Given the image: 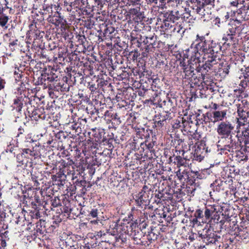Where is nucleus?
Here are the masks:
<instances>
[{"mask_svg": "<svg viewBox=\"0 0 249 249\" xmlns=\"http://www.w3.org/2000/svg\"><path fill=\"white\" fill-rule=\"evenodd\" d=\"M172 118L171 113H159L154 116L153 127L157 131V132L162 133L166 129L168 121L171 120Z\"/></svg>", "mask_w": 249, "mask_h": 249, "instance_id": "obj_9", "label": "nucleus"}, {"mask_svg": "<svg viewBox=\"0 0 249 249\" xmlns=\"http://www.w3.org/2000/svg\"><path fill=\"white\" fill-rule=\"evenodd\" d=\"M106 154H107V153H106V150H104L102 153H97L96 152L94 154V166L95 165H97L98 166H99V165H101L102 163L105 162V160H106L104 159V155Z\"/></svg>", "mask_w": 249, "mask_h": 249, "instance_id": "obj_48", "label": "nucleus"}, {"mask_svg": "<svg viewBox=\"0 0 249 249\" xmlns=\"http://www.w3.org/2000/svg\"><path fill=\"white\" fill-rule=\"evenodd\" d=\"M106 40L105 35L99 40L94 35V41L98 43V56H94V71H101L102 68H106L107 72L108 69L112 65L110 58L112 55V41L110 39Z\"/></svg>", "mask_w": 249, "mask_h": 249, "instance_id": "obj_2", "label": "nucleus"}, {"mask_svg": "<svg viewBox=\"0 0 249 249\" xmlns=\"http://www.w3.org/2000/svg\"><path fill=\"white\" fill-rule=\"evenodd\" d=\"M98 124H99L98 126H95L94 127V141L96 143H94V149L96 148L98 143L99 144H102V142L104 141L105 139L106 138L105 132V129L101 126L103 124H101L100 123Z\"/></svg>", "mask_w": 249, "mask_h": 249, "instance_id": "obj_29", "label": "nucleus"}, {"mask_svg": "<svg viewBox=\"0 0 249 249\" xmlns=\"http://www.w3.org/2000/svg\"><path fill=\"white\" fill-rule=\"evenodd\" d=\"M172 95L167 94L166 100L159 103V107L163 108L162 112L171 113L173 110L177 106V99L174 97H171Z\"/></svg>", "mask_w": 249, "mask_h": 249, "instance_id": "obj_22", "label": "nucleus"}, {"mask_svg": "<svg viewBox=\"0 0 249 249\" xmlns=\"http://www.w3.org/2000/svg\"><path fill=\"white\" fill-rule=\"evenodd\" d=\"M180 12L178 10H171L163 13V19L158 24L157 28L160 31L169 29L173 24L180 23Z\"/></svg>", "mask_w": 249, "mask_h": 249, "instance_id": "obj_8", "label": "nucleus"}, {"mask_svg": "<svg viewBox=\"0 0 249 249\" xmlns=\"http://www.w3.org/2000/svg\"><path fill=\"white\" fill-rule=\"evenodd\" d=\"M185 60L183 58L182 60L179 61V67H181V69L183 70L184 73L183 76L184 78L189 80L196 74L195 73V70L196 71V69L194 67V64H186Z\"/></svg>", "mask_w": 249, "mask_h": 249, "instance_id": "obj_25", "label": "nucleus"}, {"mask_svg": "<svg viewBox=\"0 0 249 249\" xmlns=\"http://www.w3.org/2000/svg\"><path fill=\"white\" fill-rule=\"evenodd\" d=\"M240 32V30L238 26L236 25L230 26L226 32L223 35L222 37V40L224 41L223 45H226L228 46L235 45L237 42V37L239 36Z\"/></svg>", "mask_w": 249, "mask_h": 249, "instance_id": "obj_11", "label": "nucleus"}, {"mask_svg": "<svg viewBox=\"0 0 249 249\" xmlns=\"http://www.w3.org/2000/svg\"><path fill=\"white\" fill-rule=\"evenodd\" d=\"M135 132L137 138L144 140H151L150 135H153L152 130L148 128L137 127L135 128Z\"/></svg>", "mask_w": 249, "mask_h": 249, "instance_id": "obj_30", "label": "nucleus"}, {"mask_svg": "<svg viewBox=\"0 0 249 249\" xmlns=\"http://www.w3.org/2000/svg\"><path fill=\"white\" fill-rule=\"evenodd\" d=\"M182 142H183V140L180 138L178 135H175L171 142V145L174 148L173 150L175 152L181 153V148L179 149V146L182 145Z\"/></svg>", "mask_w": 249, "mask_h": 249, "instance_id": "obj_37", "label": "nucleus"}, {"mask_svg": "<svg viewBox=\"0 0 249 249\" xmlns=\"http://www.w3.org/2000/svg\"><path fill=\"white\" fill-rule=\"evenodd\" d=\"M190 171H191L187 168V166L185 167H180L176 171L175 173L178 178L180 182L183 183V185H184V184L186 183Z\"/></svg>", "mask_w": 249, "mask_h": 249, "instance_id": "obj_32", "label": "nucleus"}, {"mask_svg": "<svg viewBox=\"0 0 249 249\" xmlns=\"http://www.w3.org/2000/svg\"><path fill=\"white\" fill-rule=\"evenodd\" d=\"M236 132H240L242 130V129H244V127H246L248 126V118H246V119L244 120H241L240 117L236 118Z\"/></svg>", "mask_w": 249, "mask_h": 249, "instance_id": "obj_49", "label": "nucleus"}, {"mask_svg": "<svg viewBox=\"0 0 249 249\" xmlns=\"http://www.w3.org/2000/svg\"><path fill=\"white\" fill-rule=\"evenodd\" d=\"M187 138L189 142V146L190 149L192 148H194V146L197 144V143H199L201 140V136L200 134L198 133H193V134H190L188 135Z\"/></svg>", "mask_w": 249, "mask_h": 249, "instance_id": "obj_41", "label": "nucleus"}, {"mask_svg": "<svg viewBox=\"0 0 249 249\" xmlns=\"http://www.w3.org/2000/svg\"><path fill=\"white\" fill-rule=\"evenodd\" d=\"M192 87L199 88L202 85L203 77L201 73H198V75L195 74L189 79Z\"/></svg>", "mask_w": 249, "mask_h": 249, "instance_id": "obj_44", "label": "nucleus"}, {"mask_svg": "<svg viewBox=\"0 0 249 249\" xmlns=\"http://www.w3.org/2000/svg\"><path fill=\"white\" fill-rule=\"evenodd\" d=\"M155 197L156 199L154 200V201L157 204L162 203L163 202L166 203V201L172 199V196L171 194L167 193L164 194L159 191L158 194L155 195Z\"/></svg>", "mask_w": 249, "mask_h": 249, "instance_id": "obj_36", "label": "nucleus"}, {"mask_svg": "<svg viewBox=\"0 0 249 249\" xmlns=\"http://www.w3.org/2000/svg\"><path fill=\"white\" fill-rule=\"evenodd\" d=\"M124 222L121 223L117 228V233L129 234V231L131 232L134 228L136 227L137 223L133 222H127L124 220Z\"/></svg>", "mask_w": 249, "mask_h": 249, "instance_id": "obj_28", "label": "nucleus"}, {"mask_svg": "<svg viewBox=\"0 0 249 249\" xmlns=\"http://www.w3.org/2000/svg\"><path fill=\"white\" fill-rule=\"evenodd\" d=\"M123 94L124 98L127 100V102H128V104L134 105V99L136 95L132 88L126 89L123 91Z\"/></svg>", "mask_w": 249, "mask_h": 249, "instance_id": "obj_42", "label": "nucleus"}, {"mask_svg": "<svg viewBox=\"0 0 249 249\" xmlns=\"http://www.w3.org/2000/svg\"><path fill=\"white\" fill-rule=\"evenodd\" d=\"M94 231L97 233L96 236L101 237L106 235L107 230V225H109V229L113 230L114 232H117V228L119 225L120 219L117 218L109 219L107 217L99 215L97 210H94Z\"/></svg>", "mask_w": 249, "mask_h": 249, "instance_id": "obj_5", "label": "nucleus"}, {"mask_svg": "<svg viewBox=\"0 0 249 249\" xmlns=\"http://www.w3.org/2000/svg\"><path fill=\"white\" fill-rule=\"evenodd\" d=\"M107 68H102V70L94 71V80L96 81L97 87L94 84V115L99 112L100 107L106 104L105 98L103 92L106 87H108V77L107 74Z\"/></svg>", "mask_w": 249, "mask_h": 249, "instance_id": "obj_4", "label": "nucleus"}, {"mask_svg": "<svg viewBox=\"0 0 249 249\" xmlns=\"http://www.w3.org/2000/svg\"><path fill=\"white\" fill-rule=\"evenodd\" d=\"M145 1L147 4H154L155 5H157L158 1H159L160 6L162 8L165 6V0H145Z\"/></svg>", "mask_w": 249, "mask_h": 249, "instance_id": "obj_60", "label": "nucleus"}, {"mask_svg": "<svg viewBox=\"0 0 249 249\" xmlns=\"http://www.w3.org/2000/svg\"><path fill=\"white\" fill-rule=\"evenodd\" d=\"M205 223L213 221L219 225H223V219H220V206L218 205H205L204 214Z\"/></svg>", "mask_w": 249, "mask_h": 249, "instance_id": "obj_7", "label": "nucleus"}, {"mask_svg": "<svg viewBox=\"0 0 249 249\" xmlns=\"http://www.w3.org/2000/svg\"><path fill=\"white\" fill-rule=\"evenodd\" d=\"M99 9L102 10V9H100V8H97V11L98 12L95 18V20H94V30L96 32H94V35H95V37L98 38V40L102 36H104V35L106 34L107 30V25L105 23L106 14L103 13L101 14L99 12Z\"/></svg>", "mask_w": 249, "mask_h": 249, "instance_id": "obj_10", "label": "nucleus"}, {"mask_svg": "<svg viewBox=\"0 0 249 249\" xmlns=\"http://www.w3.org/2000/svg\"><path fill=\"white\" fill-rule=\"evenodd\" d=\"M159 231L156 227H151V230L148 231L146 235L147 239L151 243L152 241L156 240L159 236Z\"/></svg>", "mask_w": 249, "mask_h": 249, "instance_id": "obj_46", "label": "nucleus"}, {"mask_svg": "<svg viewBox=\"0 0 249 249\" xmlns=\"http://www.w3.org/2000/svg\"><path fill=\"white\" fill-rule=\"evenodd\" d=\"M180 153L175 152L172 159H170V160H168V163L176 166L178 169L180 167H185L187 165L186 159L183 157L184 156H180Z\"/></svg>", "mask_w": 249, "mask_h": 249, "instance_id": "obj_26", "label": "nucleus"}, {"mask_svg": "<svg viewBox=\"0 0 249 249\" xmlns=\"http://www.w3.org/2000/svg\"><path fill=\"white\" fill-rule=\"evenodd\" d=\"M95 115L94 122H97L96 124L99 123L101 124H105L106 121H109L112 124V127L116 128L121 123L120 118L118 117L117 113L112 110H108L107 105H103L102 108L100 107L99 112Z\"/></svg>", "mask_w": 249, "mask_h": 249, "instance_id": "obj_6", "label": "nucleus"}, {"mask_svg": "<svg viewBox=\"0 0 249 249\" xmlns=\"http://www.w3.org/2000/svg\"><path fill=\"white\" fill-rule=\"evenodd\" d=\"M234 125L230 121L226 120L218 123L216 128V132L222 138L232 136Z\"/></svg>", "mask_w": 249, "mask_h": 249, "instance_id": "obj_16", "label": "nucleus"}, {"mask_svg": "<svg viewBox=\"0 0 249 249\" xmlns=\"http://www.w3.org/2000/svg\"><path fill=\"white\" fill-rule=\"evenodd\" d=\"M148 213L147 212H144L143 213L144 217H141L139 218V225H138V223L135 222L137 223L136 227L139 228V230H140L142 233H146L145 231H142L145 230L146 227L148 226Z\"/></svg>", "mask_w": 249, "mask_h": 249, "instance_id": "obj_38", "label": "nucleus"}, {"mask_svg": "<svg viewBox=\"0 0 249 249\" xmlns=\"http://www.w3.org/2000/svg\"><path fill=\"white\" fill-rule=\"evenodd\" d=\"M115 20H119L121 21L129 20L128 11L126 9L120 7L117 9L115 11V15H114Z\"/></svg>", "mask_w": 249, "mask_h": 249, "instance_id": "obj_35", "label": "nucleus"}, {"mask_svg": "<svg viewBox=\"0 0 249 249\" xmlns=\"http://www.w3.org/2000/svg\"><path fill=\"white\" fill-rule=\"evenodd\" d=\"M160 212V210H158L157 209L155 210V212L156 213H152L151 214H149V216L152 218H153L154 220L155 219L154 217H157L156 215H158V217L161 218H163L165 219L167 217V213L165 212H164L163 210H161V213H158Z\"/></svg>", "mask_w": 249, "mask_h": 249, "instance_id": "obj_55", "label": "nucleus"}, {"mask_svg": "<svg viewBox=\"0 0 249 249\" xmlns=\"http://www.w3.org/2000/svg\"><path fill=\"white\" fill-rule=\"evenodd\" d=\"M183 142L182 143L181 145V153L182 156H184V153L189 150H190V147L189 144L188 138L187 139H183Z\"/></svg>", "mask_w": 249, "mask_h": 249, "instance_id": "obj_59", "label": "nucleus"}, {"mask_svg": "<svg viewBox=\"0 0 249 249\" xmlns=\"http://www.w3.org/2000/svg\"><path fill=\"white\" fill-rule=\"evenodd\" d=\"M223 222L222 226L219 225L220 228L221 230H225L231 235H238L242 231L235 221L231 222V220L227 221L223 220Z\"/></svg>", "mask_w": 249, "mask_h": 249, "instance_id": "obj_23", "label": "nucleus"}, {"mask_svg": "<svg viewBox=\"0 0 249 249\" xmlns=\"http://www.w3.org/2000/svg\"><path fill=\"white\" fill-rule=\"evenodd\" d=\"M151 190L147 185H144L141 191L136 195L135 202L137 206L142 209L146 208L150 203V194Z\"/></svg>", "mask_w": 249, "mask_h": 249, "instance_id": "obj_13", "label": "nucleus"}, {"mask_svg": "<svg viewBox=\"0 0 249 249\" xmlns=\"http://www.w3.org/2000/svg\"><path fill=\"white\" fill-rule=\"evenodd\" d=\"M228 109H221L217 111H211L203 114V121L213 124L224 121L227 118Z\"/></svg>", "mask_w": 249, "mask_h": 249, "instance_id": "obj_12", "label": "nucleus"}, {"mask_svg": "<svg viewBox=\"0 0 249 249\" xmlns=\"http://www.w3.org/2000/svg\"><path fill=\"white\" fill-rule=\"evenodd\" d=\"M211 185L215 187V189L217 191H224L225 189V180L223 181L220 179H216Z\"/></svg>", "mask_w": 249, "mask_h": 249, "instance_id": "obj_52", "label": "nucleus"}, {"mask_svg": "<svg viewBox=\"0 0 249 249\" xmlns=\"http://www.w3.org/2000/svg\"><path fill=\"white\" fill-rule=\"evenodd\" d=\"M217 148L218 150L220 151V153L221 154H228V153H233L234 152L232 151L230 148H229V147L226 145L224 143L223 145H221L220 144V141H218V144H217Z\"/></svg>", "mask_w": 249, "mask_h": 249, "instance_id": "obj_51", "label": "nucleus"}, {"mask_svg": "<svg viewBox=\"0 0 249 249\" xmlns=\"http://www.w3.org/2000/svg\"><path fill=\"white\" fill-rule=\"evenodd\" d=\"M140 3L135 5V8H130L128 11L129 20H132L135 22L142 21L144 18L143 12L141 11Z\"/></svg>", "mask_w": 249, "mask_h": 249, "instance_id": "obj_24", "label": "nucleus"}, {"mask_svg": "<svg viewBox=\"0 0 249 249\" xmlns=\"http://www.w3.org/2000/svg\"><path fill=\"white\" fill-rule=\"evenodd\" d=\"M225 139L223 141V143L230 148L232 151L234 152L238 142H237L235 139L233 138L232 136H230L228 138H224Z\"/></svg>", "mask_w": 249, "mask_h": 249, "instance_id": "obj_43", "label": "nucleus"}, {"mask_svg": "<svg viewBox=\"0 0 249 249\" xmlns=\"http://www.w3.org/2000/svg\"><path fill=\"white\" fill-rule=\"evenodd\" d=\"M118 102H119L118 106L120 108L119 111H121V110L131 109L133 106L132 104H128V102H127L124 98L121 101L118 100Z\"/></svg>", "mask_w": 249, "mask_h": 249, "instance_id": "obj_50", "label": "nucleus"}, {"mask_svg": "<svg viewBox=\"0 0 249 249\" xmlns=\"http://www.w3.org/2000/svg\"><path fill=\"white\" fill-rule=\"evenodd\" d=\"M231 16L232 19L238 24L243 21L249 20V5L242 6L236 11H234Z\"/></svg>", "mask_w": 249, "mask_h": 249, "instance_id": "obj_21", "label": "nucleus"}, {"mask_svg": "<svg viewBox=\"0 0 249 249\" xmlns=\"http://www.w3.org/2000/svg\"><path fill=\"white\" fill-rule=\"evenodd\" d=\"M131 72L130 71V68L127 69L126 71L123 70L122 73H120L119 75H118L119 77L118 79H127L129 77Z\"/></svg>", "mask_w": 249, "mask_h": 249, "instance_id": "obj_61", "label": "nucleus"}, {"mask_svg": "<svg viewBox=\"0 0 249 249\" xmlns=\"http://www.w3.org/2000/svg\"><path fill=\"white\" fill-rule=\"evenodd\" d=\"M150 79L152 81L151 84L152 88H153V87L159 88L160 87V79L157 76H156L155 78L154 77H151Z\"/></svg>", "mask_w": 249, "mask_h": 249, "instance_id": "obj_64", "label": "nucleus"}, {"mask_svg": "<svg viewBox=\"0 0 249 249\" xmlns=\"http://www.w3.org/2000/svg\"><path fill=\"white\" fill-rule=\"evenodd\" d=\"M228 188L230 190L231 194H235L236 191V182H233L231 178H228L225 180V188Z\"/></svg>", "mask_w": 249, "mask_h": 249, "instance_id": "obj_47", "label": "nucleus"}, {"mask_svg": "<svg viewBox=\"0 0 249 249\" xmlns=\"http://www.w3.org/2000/svg\"><path fill=\"white\" fill-rule=\"evenodd\" d=\"M217 65H214V66L212 69H209L206 68L205 65H202L201 66L199 65L196 68V71L197 73H201L202 77H203L202 84L204 85V87H211L213 86L214 82H213L212 79L210 77V75L213 72H215L216 71Z\"/></svg>", "mask_w": 249, "mask_h": 249, "instance_id": "obj_14", "label": "nucleus"}, {"mask_svg": "<svg viewBox=\"0 0 249 249\" xmlns=\"http://www.w3.org/2000/svg\"><path fill=\"white\" fill-rule=\"evenodd\" d=\"M202 241L206 245L215 244L220 238L217 232L212 229H203L199 233Z\"/></svg>", "mask_w": 249, "mask_h": 249, "instance_id": "obj_18", "label": "nucleus"}, {"mask_svg": "<svg viewBox=\"0 0 249 249\" xmlns=\"http://www.w3.org/2000/svg\"><path fill=\"white\" fill-rule=\"evenodd\" d=\"M157 36L154 35L141 38L140 40L142 41L144 45L143 47L144 51L142 53L143 57H147L148 53L155 51L157 44Z\"/></svg>", "mask_w": 249, "mask_h": 249, "instance_id": "obj_17", "label": "nucleus"}, {"mask_svg": "<svg viewBox=\"0 0 249 249\" xmlns=\"http://www.w3.org/2000/svg\"><path fill=\"white\" fill-rule=\"evenodd\" d=\"M107 136H108L109 137L107 138H106L105 139V140H104V141L102 142V144H101L106 146V147H105V149H107V154L109 155L110 154H111L112 151L114 148L113 142H114L115 140L112 137V135H108Z\"/></svg>", "mask_w": 249, "mask_h": 249, "instance_id": "obj_40", "label": "nucleus"}, {"mask_svg": "<svg viewBox=\"0 0 249 249\" xmlns=\"http://www.w3.org/2000/svg\"><path fill=\"white\" fill-rule=\"evenodd\" d=\"M175 151L173 149L166 148L164 149L163 155L167 159V162L168 163V160H170V159H172L173 155H174Z\"/></svg>", "mask_w": 249, "mask_h": 249, "instance_id": "obj_58", "label": "nucleus"}, {"mask_svg": "<svg viewBox=\"0 0 249 249\" xmlns=\"http://www.w3.org/2000/svg\"><path fill=\"white\" fill-rule=\"evenodd\" d=\"M130 41L132 45H135V46L140 48L141 49L143 50V48L142 47V44L143 42L142 41H139L138 39L136 37H133L132 36H131Z\"/></svg>", "mask_w": 249, "mask_h": 249, "instance_id": "obj_62", "label": "nucleus"}, {"mask_svg": "<svg viewBox=\"0 0 249 249\" xmlns=\"http://www.w3.org/2000/svg\"><path fill=\"white\" fill-rule=\"evenodd\" d=\"M248 106H249V104H247V102L245 101L244 103V101H242L241 103L236 104L238 116L241 120H244L246 119V118L249 117V107Z\"/></svg>", "mask_w": 249, "mask_h": 249, "instance_id": "obj_27", "label": "nucleus"}, {"mask_svg": "<svg viewBox=\"0 0 249 249\" xmlns=\"http://www.w3.org/2000/svg\"><path fill=\"white\" fill-rule=\"evenodd\" d=\"M156 48H157L162 51H167L169 49V46L166 44L165 42L159 41L156 45Z\"/></svg>", "mask_w": 249, "mask_h": 249, "instance_id": "obj_63", "label": "nucleus"}, {"mask_svg": "<svg viewBox=\"0 0 249 249\" xmlns=\"http://www.w3.org/2000/svg\"><path fill=\"white\" fill-rule=\"evenodd\" d=\"M140 0H120V3L125 6L139 5Z\"/></svg>", "mask_w": 249, "mask_h": 249, "instance_id": "obj_57", "label": "nucleus"}, {"mask_svg": "<svg viewBox=\"0 0 249 249\" xmlns=\"http://www.w3.org/2000/svg\"><path fill=\"white\" fill-rule=\"evenodd\" d=\"M215 0H190L189 7L197 14L204 17L205 7L207 5L213 6Z\"/></svg>", "mask_w": 249, "mask_h": 249, "instance_id": "obj_15", "label": "nucleus"}, {"mask_svg": "<svg viewBox=\"0 0 249 249\" xmlns=\"http://www.w3.org/2000/svg\"><path fill=\"white\" fill-rule=\"evenodd\" d=\"M211 87H204L202 85L201 87L196 89L195 95L197 98H207L210 95V92L213 91Z\"/></svg>", "mask_w": 249, "mask_h": 249, "instance_id": "obj_33", "label": "nucleus"}, {"mask_svg": "<svg viewBox=\"0 0 249 249\" xmlns=\"http://www.w3.org/2000/svg\"><path fill=\"white\" fill-rule=\"evenodd\" d=\"M156 144L157 138L155 135L151 137V140H144L140 143V154L136 153L134 159L138 165L137 168L144 170L148 169L152 159L156 156L154 146Z\"/></svg>", "mask_w": 249, "mask_h": 249, "instance_id": "obj_3", "label": "nucleus"}, {"mask_svg": "<svg viewBox=\"0 0 249 249\" xmlns=\"http://www.w3.org/2000/svg\"><path fill=\"white\" fill-rule=\"evenodd\" d=\"M9 17L2 13L0 14V29H6L8 28Z\"/></svg>", "mask_w": 249, "mask_h": 249, "instance_id": "obj_53", "label": "nucleus"}, {"mask_svg": "<svg viewBox=\"0 0 249 249\" xmlns=\"http://www.w3.org/2000/svg\"><path fill=\"white\" fill-rule=\"evenodd\" d=\"M220 214L224 221L230 220L231 216V210L228 206H220Z\"/></svg>", "mask_w": 249, "mask_h": 249, "instance_id": "obj_45", "label": "nucleus"}, {"mask_svg": "<svg viewBox=\"0 0 249 249\" xmlns=\"http://www.w3.org/2000/svg\"><path fill=\"white\" fill-rule=\"evenodd\" d=\"M194 147L193 160L200 162L204 159L208 152L205 142L200 140V142Z\"/></svg>", "mask_w": 249, "mask_h": 249, "instance_id": "obj_20", "label": "nucleus"}, {"mask_svg": "<svg viewBox=\"0 0 249 249\" xmlns=\"http://www.w3.org/2000/svg\"><path fill=\"white\" fill-rule=\"evenodd\" d=\"M222 47L220 43L214 40L207 39L205 36L197 34L195 41L190 48L185 50L184 57L191 58L198 57V54L203 55L205 68L212 69L214 65H217L220 60Z\"/></svg>", "mask_w": 249, "mask_h": 249, "instance_id": "obj_1", "label": "nucleus"}, {"mask_svg": "<svg viewBox=\"0 0 249 249\" xmlns=\"http://www.w3.org/2000/svg\"><path fill=\"white\" fill-rule=\"evenodd\" d=\"M160 32H163L165 34H172V33H178L182 35L185 32V29L182 25V23H176V24H173L172 27L169 29H166V30H163V31H160Z\"/></svg>", "mask_w": 249, "mask_h": 249, "instance_id": "obj_34", "label": "nucleus"}, {"mask_svg": "<svg viewBox=\"0 0 249 249\" xmlns=\"http://www.w3.org/2000/svg\"><path fill=\"white\" fill-rule=\"evenodd\" d=\"M142 233V232L141 233L139 231L136 232V230L133 231L130 233L131 235L133 236V240L136 242V244H143L142 242L141 241Z\"/></svg>", "mask_w": 249, "mask_h": 249, "instance_id": "obj_54", "label": "nucleus"}, {"mask_svg": "<svg viewBox=\"0 0 249 249\" xmlns=\"http://www.w3.org/2000/svg\"><path fill=\"white\" fill-rule=\"evenodd\" d=\"M209 175L210 173L208 169L197 171L191 170L186 182V186L187 185H196L198 182L199 180L206 178Z\"/></svg>", "mask_w": 249, "mask_h": 249, "instance_id": "obj_19", "label": "nucleus"}, {"mask_svg": "<svg viewBox=\"0 0 249 249\" xmlns=\"http://www.w3.org/2000/svg\"><path fill=\"white\" fill-rule=\"evenodd\" d=\"M204 214V208L201 209H196L194 213V217L191 219V223L193 225H198L200 222L205 223Z\"/></svg>", "mask_w": 249, "mask_h": 249, "instance_id": "obj_31", "label": "nucleus"}, {"mask_svg": "<svg viewBox=\"0 0 249 249\" xmlns=\"http://www.w3.org/2000/svg\"><path fill=\"white\" fill-rule=\"evenodd\" d=\"M142 70L143 67L141 68L140 67L134 68L132 70L130 69V74L131 75L133 74L134 76H138L139 78H141L142 77Z\"/></svg>", "mask_w": 249, "mask_h": 249, "instance_id": "obj_56", "label": "nucleus"}, {"mask_svg": "<svg viewBox=\"0 0 249 249\" xmlns=\"http://www.w3.org/2000/svg\"><path fill=\"white\" fill-rule=\"evenodd\" d=\"M218 68L217 72L219 75L222 77H226L229 73L230 65L228 63H222L220 64L219 62L217 65L216 69Z\"/></svg>", "mask_w": 249, "mask_h": 249, "instance_id": "obj_39", "label": "nucleus"}]
</instances>
